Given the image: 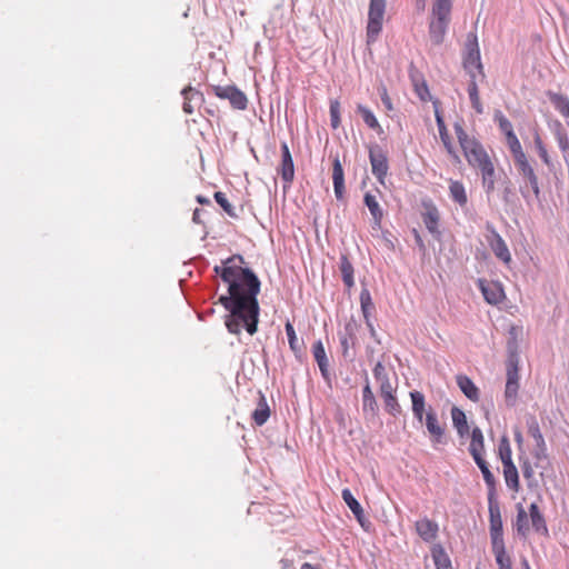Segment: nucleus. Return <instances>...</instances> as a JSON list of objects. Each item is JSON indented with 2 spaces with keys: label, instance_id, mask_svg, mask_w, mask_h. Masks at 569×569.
<instances>
[{
  "label": "nucleus",
  "instance_id": "f3484780",
  "mask_svg": "<svg viewBox=\"0 0 569 569\" xmlns=\"http://www.w3.org/2000/svg\"><path fill=\"white\" fill-rule=\"evenodd\" d=\"M469 452L473 460H480L485 453V438L479 427H475L471 431V441L469 445Z\"/></svg>",
  "mask_w": 569,
  "mask_h": 569
},
{
  "label": "nucleus",
  "instance_id": "0e129e2a",
  "mask_svg": "<svg viewBox=\"0 0 569 569\" xmlns=\"http://www.w3.org/2000/svg\"><path fill=\"white\" fill-rule=\"evenodd\" d=\"M376 380L379 382V386H380L381 383L389 382L390 378H389V376H385L383 378H377Z\"/></svg>",
  "mask_w": 569,
  "mask_h": 569
},
{
  "label": "nucleus",
  "instance_id": "ea45409f",
  "mask_svg": "<svg viewBox=\"0 0 569 569\" xmlns=\"http://www.w3.org/2000/svg\"><path fill=\"white\" fill-rule=\"evenodd\" d=\"M423 222L426 228L431 232L436 233L438 231L439 223V212L436 207H430L423 213Z\"/></svg>",
  "mask_w": 569,
  "mask_h": 569
},
{
  "label": "nucleus",
  "instance_id": "13d9d810",
  "mask_svg": "<svg viewBox=\"0 0 569 569\" xmlns=\"http://www.w3.org/2000/svg\"><path fill=\"white\" fill-rule=\"evenodd\" d=\"M380 396H386L388 393H396V387L392 385L391 381L387 383H381L379 387Z\"/></svg>",
  "mask_w": 569,
  "mask_h": 569
},
{
  "label": "nucleus",
  "instance_id": "5fc2aeb1",
  "mask_svg": "<svg viewBox=\"0 0 569 569\" xmlns=\"http://www.w3.org/2000/svg\"><path fill=\"white\" fill-rule=\"evenodd\" d=\"M533 457L538 461L546 460L548 458L547 445L545 443L542 446H536L535 451H533Z\"/></svg>",
  "mask_w": 569,
  "mask_h": 569
},
{
  "label": "nucleus",
  "instance_id": "a18cd8bd",
  "mask_svg": "<svg viewBox=\"0 0 569 569\" xmlns=\"http://www.w3.org/2000/svg\"><path fill=\"white\" fill-rule=\"evenodd\" d=\"M214 200L217 201V203L223 209V211L231 218H237L238 214L234 210V208L232 207V204L229 202L226 193L221 192V191H217L214 193Z\"/></svg>",
  "mask_w": 569,
  "mask_h": 569
},
{
  "label": "nucleus",
  "instance_id": "69168bd1",
  "mask_svg": "<svg viewBox=\"0 0 569 569\" xmlns=\"http://www.w3.org/2000/svg\"><path fill=\"white\" fill-rule=\"evenodd\" d=\"M521 565H522L523 569H531L527 559H522Z\"/></svg>",
  "mask_w": 569,
  "mask_h": 569
},
{
  "label": "nucleus",
  "instance_id": "7c9ffc66",
  "mask_svg": "<svg viewBox=\"0 0 569 569\" xmlns=\"http://www.w3.org/2000/svg\"><path fill=\"white\" fill-rule=\"evenodd\" d=\"M550 101L556 110L565 118L567 126L569 127V99L560 93H551Z\"/></svg>",
  "mask_w": 569,
  "mask_h": 569
},
{
  "label": "nucleus",
  "instance_id": "9b49d317",
  "mask_svg": "<svg viewBox=\"0 0 569 569\" xmlns=\"http://www.w3.org/2000/svg\"><path fill=\"white\" fill-rule=\"evenodd\" d=\"M519 389V375L517 361H510L507 367V382L505 396L509 405H513Z\"/></svg>",
  "mask_w": 569,
  "mask_h": 569
},
{
  "label": "nucleus",
  "instance_id": "f03ea898",
  "mask_svg": "<svg viewBox=\"0 0 569 569\" xmlns=\"http://www.w3.org/2000/svg\"><path fill=\"white\" fill-rule=\"evenodd\" d=\"M453 129L468 164L480 171L482 187L488 196L491 194L496 189L497 173L490 156L475 137L467 133L460 122H456Z\"/></svg>",
  "mask_w": 569,
  "mask_h": 569
},
{
  "label": "nucleus",
  "instance_id": "473e14b6",
  "mask_svg": "<svg viewBox=\"0 0 569 569\" xmlns=\"http://www.w3.org/2000/svg\"><path fill=\"white\" fill-rule=\"evenodd\" d=\"M529 518V513L525 510L522 506L519 505L517 508V518L515 527L517 532L522 537H527L530 531Z\"/></svg>",
  "mask_w": 569,
  "mask_h": 569
},
{
  "label": "nucleus",
  "instance_id": "72a5a7b5",
  "mask_svg": "<svg viewBox=\"0 0 569 569\" xmlns=\"http://www.w3.org/2000/svg\"><path fill=\"white\" fill-rule=\"evenodd\" d=\"M475 462L481 470L483 480L489 488V497L493 498L496 491V478L493 473L490 471L488 463L483 458H481L480 460H475Z\"/></svg>",
  "mask_w": 569,
  "mask_h": 569
},
{
  "label": "nucleus",
  "instance_id": "bb28decb",
  "mask_svg": "<svg viewBox=\"0 0 569 569\" xmlns=\"http://www.w3.org/2000/svg\"><path fill=\"white\" fill-rule=\"evenodd\" d=\"M426 427L432 438V441L440 442L445 430L439 423L437 416L432 411L428 412L426 416Z\"/></svg>",
  "mask_w": 569,
  "mask_h": 569
},
{
  "label": "nucleus",
  "instance_id": "b1692460",
  "mask_svg": "<svg viewBox=\"0 0 569 569\" xmlns=\"http://www.w3.org/2000/svg\"><path fill=\"white\" fill-rule=\"evenodd\" d=\"M529 517L531 526L535 529V531L543 535L548 533L545 517L541 513L538 505L535 502L529 506Z\"/></svg>",
  "mask_w": 569,
  "mask_h": 569
},
{
  "label": "nucleus",
  "instance_id": "2eb2a0df",
  "mask_svg": "<svg viewBox=\"0 0 569 569\" xmlns=\"http://www.w3.org/2000/svg\"><path fill=\"white\" fill-rule=\"evenodd\" d=\"M332 182L336 198L342 200L345 197V172L338 156L332 161Z\"/></svg>",
  "mask_w": 569,
  "mask_h": 569
},
{
  "label": "nucleus",
  "instance_id": "423d86ee",
  "mask_svg": "<svg viewBox=\"0 0 569 569\" xmlns=\"http://www.w3.org/2000/svg\"><path fill=\"white\" fill-rule=\"evenodd\" d=\"M212 91L218 98L229 100L233 109L246 110L248 107L247 96L234 86H213Z\"/></svg>",
  "mask_w": 569,
  "mask_h": 569
},
{
  "label": "nucleus",
  "instance_id": "4be33fe9",
  "mask_svg": "<svg viewBox=\"0 0 569 569\" xmlns=\"http://www.w3.org/2000/svg\"><path fill=\"white\" fill-rule=\"evenodd\" d=\"M449 194L461 208L468 204V194L461 181L449 179Z\"/></svg>",
  "mask_w": 569,
  "mask_h": 569
},
{
  "label": "nucleus",
  "instance_id": "a878e982",
  "mask_svg": "<svg viewBox=\"0 0 569 569\" xmlns=\"http://www.w3.org/2000/svg\"><path fill=\"white\" fill-rule=\"evenodd\" d=\"M503 478L506 481L507 487L512 490L513 492H519L520 490V481H519V473L517 470L516 465L508 463L503 465Z\"/></svg>",
  "mask_w": 569,
  "mask_h": 569
},
{
  "label": "nucleus",
  "instance_id": "c85d7f7f",
  "mask_svg": "<svg viewBox=\"0 0 569 569\" xmlns=\"http://www.w3.org/2000/svg\"><path fill=\"white\" fill-rule=\"evenodd\" d=\"M270 417V409L266 397L260 393L257 408L252 412V419L257 426H262Z\"/></svg>",
  "mask_w": 569,
  "mask_h": 569
},
{
  "label": "nucleus",
  "instance_id": "774afa93",
  "mask_svg": "<svg viewBox=\"0 0 569 569\" xmlns=\"http://www.w3.org/2000/svg\"><path fill=\"white\" fill-rule=\"evenodd\" d=\"M516 439H517L518 441H521V435H520V433L516 435Z\"/></svg>",
  "mask_w": 569,
  "mask_h": 569
},
{
  "label": "nucleus",
  "instance_id": "7ed1b4c3",
  "mask_svg": "<svg viewBox=\"0 0 569 569\" xmlns=\"http://www.w3.org/2000/svg\"><path fill=\"white\" fill-rule=\"evenodd\" d=\"M387 0H370L366 28L367 44L375 43L382 31Z\"/></svg>",
  "mask_w": 569,
  "mask_h": 569
},
{
  "label": "nucleus",
  "instance_id": "680f3d73",
  "mask_svg": "<svg viewBox=\"0 0 569 569\" xmlns=\"http://www.w3.org/2000/svg\"><path fill=\"white\" fill-rule=\"evenodd\" d=\"M197 201L201 204H210V200L203 196H198Z\"/></svg>",
  "mask_w": 569,
  "mask_h": 569
},
{
  "label": "nucleus",
  "instance_id": "3c124183",
  "mask_svg": "<svg viewBox=\"0 0 569 569\" xmlns=\"http://www.w3.org/2000/svg\"><path fill=\"white\" fill-rule=\"evenodd\" d=\"M528 433L535 440L536 446H542L546 443L545 438L540 431L538 422L533 421L529 428Z\"/></svg>",
  "mask_w": 569,
  "mask_h": 569
},
{
  "label": "nucleus",
  "instance_id": "052dcab7",
  "mask_svg": "<svg viewBox=\"0 0 569 569\" xmlns=\"http://www.w3.org/2000/svg\"><path fill=\"white\" fill-rule=\"evenodd\" d=\"M352 342L353 343V337L352 335H349V336H343L341 337L340 339V342H341V346H342V351H343V355L346 356L347 352H348V349H349V342Z\"/></svg>",
  "mask_w": 569,
  "mask_h": 569
},
{
  "label": "nucleus",
  "instance_id": "338daca9",
  "mask_svg": "<svg viewBox=\"0 0 569 569\" xmlns=\"http://www.w3.org/2000/svg\"><path fill=\"white\" fill-rule=\"evenodd\" d=\"M199 210L197 209L193 213V220H197V218H199V214H198Z\"/></svg>",
  "mask_w": 569,
  "mask_h": 569
},
{
  "label": "nucleus",
  "instance_id": "37998d69",
  "mask_svg": "<svg viewBox=\"0 0 569 569\" xmlns=\"http://www.w3.org/2000/svg\"><path fill=\"white\" fill-rule=\"evenodd\" d=\"M508 148L512 154L513 161H517L519 159H522L526 156L525 151L522 150L521 143L519 139L517 138L516 133L509 134V137L506 138Z\"/></svg>",
  "mask_w": 569,
  "mask_h": 569
},
{
  "label": "nucleus",
  "instance_id": "9d476101",
  "mask_svg": "<svg viewBox=\"0 0 569 569\" xmlns=\"http://www.w3.org/2000/svg\"><path fill=\"white\" fill-rule=\"evenodd\" d=\"M487 240L495 256L506 266H509L512 261V258L509 248L502 237L495 229H492Z\"/></svg>",
  "mask_w": 569,
  "mask_h": 569
},
{
  "label": "nucleus",
  "instance_id": "a211bd4d",
  "mask_svg": "<svg viewBox=\"0 0 569 569\" xmlns=\"http://www.w3.org/2000/svg\"><path fill=\"white\" fill-rule=\"evenodd\" d=\"M363 202L372 216L375 226L377 228H380L382 219H383V210L380 207V203H379L377 197L370 192H366L365 197H363Z\"/></svg>",
  "mask_w": 569,
  "mask_h": 569
},
{
  "label": "nucleus",
  "instance_id": "5701e85b",
  "mask_svg": "<svg viewBox=\"0 0 569 569\" xmlns=\"http://www.w3.org/2000/svg\"><path fill=\"white\" fill-rule=\"evenodd\" d=\"M448 24H449V21H447V20H439V19L431 18V21L429 24V36H430L431 41L435 44L442 43Z\"/></svg>",
  "mask_w": 569,
  "mask_h": 569
},
{
  "label": "nucleus",
  "instance_id": "f704fd0d",
  "mask_svg": "<svg viewBox=\"0 0 569 569\" xmlns=\"http://www.w3.org/2000/svg\"><path fill=\"white\" fill-rule=\"evenodd\" d=\"M357 110L361 114L363 122L370 129L375 130L378 134H381L383 132L382 127L380 126L379 121L377 120L376 116L372 113L370 109L362 104H358Z\"/></svg>",
  "mask_w": 569,
  "mask_h": 569
},
{
  "label": "nucleus",
  "instance_id": "20e7f679",
  "mask_svg": "<svg viewBox=\"0 0 569 569\" xmlns=\"http://www.w3.org/2000/svg\"><path fill=\"white\" fill-rule=\"evenodd\" d=\"M463 67L468 70L470 76L479 73L480 76L483 74L482 64L480 61V51L478 47V40L476 34L469 33L467 41H466V54L463 58Z\"/></svg>",
  "mask_w": 569,
  "mask_h": 569
},
{
  "label": "nucleus",
  "instance_id": "c03bdc74",
  "mask_svg": "<svg viewBox=\"0 0 569 569\" xmlns=\"http://www.w3.org/2000/svg\"><path fill=\"white\" fill-rule=\"evenodd\" d=\"M386 407V410L393 417L401 413V406L398 402L396 393H388L381 397Z\"/></svg>",
  "mask_w": 569,
  "mask_h": 569
},
{
  "label": "nucleus",
  "instance_id": "09e8293b",
  "mask_svg": "<svg viewBox=\"0 0 569 569\" xmlns=\"http://www.w3.org/2000/svg\"><path fill=\"white\" fill-rule=\"evenodd\" d=\"M284 329H286V333H287V337H288V341H289V346H290V349L295 352V353H298L300 352L301 348L298 343V338H297V335H296V331H295V328L293 326L291 325V322H287L286 326H284Z\"/></svg>",
  "mask_w": 569,
  "mask_h": 569
},
{
  "label": "nucleus",
  "instance_id": "4c0bfd02",
  "mask_svg": "<svg viewBox=\"0 0 569 569\" xmlns=\"http://www.w3.org/2000/svg\"><path fill=\"white\" fill-rule=\"evenodd\" d=\"M468 94L471 101L472 108L476 110L477 113L481 114L483 112V107L480 101L478 86L476 82V74H472L469 87H468Z\"/></svg>",
  "mask_w": 569,
  "mask_h": 569
},
{
  "label": "nucleus",
  "instance_id": "8fccbe9b",
  "mask_svg": "<svg viewBox=\"0 0 569 569\" xmlns=\"http://www.w3.org/2000/svg\"><path fill=\"white\" fill-rule=\"evenodd\" d=\"M330 121L332 129H338L341 123L340 102L338 100L330 101Z\"/></svg>",
  "mask_w": 569,
  "mask_h": 569
},
{
  "label": "nucleus",
  "instance_id": "c756f323",
  "mask_svg": "<svg viewBox=\"0 0 569 569\" xmlns=\"http://www.w3.org/2000/svg\"><path fill=\"white\" fill-rule=\"evenodd\" d=\"M452 0H435L432 6V18L450 21Z\"/></svg>",
  "mask_w": 569,
  "mask_h": 569
},
{
  "label": "nucleus",
  "instance_id": "6e6d98bb",
  "mask_svg": "<svg viewBox=\"0 0 569 569\" xmlns=\"http://www.w3.org/2000/svg\"><path fill=\"white\" fill-rule=\"evenodd\" d=\"M521 471H522V475L523 477L527 479V480H530L533 478V468L531 466V463L528 461V460H525L522 461L521 463Z\"/></svg>",
  "mask_w": 569,
  "mask_h": 569
},
{
  "label": "nucleus",
  "instance_id": "6e6552de",
  "mask_svg": "<svg viewBox=\"0 0 569 569\" xmlns=\"http://www.w3.org/2000/svg\"><path fill=\"white\" fill-rule=\"evenodd\" d=\"M433 107H435V117H436V122H437V127H438V131H439V136H440V140L447 151V153L456 161V162H460V158L457 153V150L453 146V142H452V139L449 134V131L447 129V126L445 123V120H443V117H442V113L439 109V102L438 101H435L433 102Z\"/></svg>",
  "mask_w": 569,
  "mask_h": 569
},
{
  "label": "nucleus",
  "instance_id": "f8f14e48",
  "mask_svg": "<svg viewBox=\"0 0 569 569\" xmlns=\"http://www.w3.org/2000/svg\"><path fill=\"white\" fill-rule=\"evenodd\" d=\"M278 173L286 183H291L295 178V164L291 152L286 142L281 143V162L278 168Z\"/></svg>",
  "mask_w": 569,
  "mask_h": 569
},
{
  "label": "nucleus",
  "instance_id": "1a4fd4ad",
  "mask_svg": "<svg viewBox=\"0 0 569 569\" xmlns=\"http://www.w3.org/2000/svg\"><path fill=\"white\" fill-rule=\"evenodd\" d=\"M478 286L485 297V300L490 305H499L506 298L501 283L497 281L479 279Z\"/></svg>",
  "mask_w": 569,
  "mask_h": 569
},
{
  "label": "nucleus",
  "instance_id": "e433bc0d",
  "mask_svg": "<svg viewBox=\"0 0 569 569\" xmlns=\"http://www.w3.org/2000/svg\"><path fill=\"white\" fill-rule=\"evenodd\" d=\"M492 552L499 569H512L511 558L506 551L505 543L492 546Z\"/></svg>",
  "mask_w": 569,
  "mask_h": 569
},
{
  "label": "nucleus",
  "instance_id": "aec40b11",
  "mask_svg": "<svg viewBox=\"0 0 569 569\" xmlns=\"http://www.w3.org/2000/svg\"><path fill=\"white\" fill-rule=\"evenodd\" d=\"M313 358L320 369L323 378H329V361L326 355V350L321 340H318L312 346Z\"/></svg>",
  "mask_w": 569,
  "mask_h": 569
},
{
  "label": "nucleus",
  "instance_id": "4468645a",
  "mask_svg": "<svg viewBox=\"0 0 569 569\" xmlns=\"http://www.w3.org/2000/svg\"><path fill=\"white\" fill-rule=\"evenodd\" d=\"M181 94L183 97L182 110L187 114H192L199 104L203 101V94L191 86L186 87Z\"/></svg>",
  "mask_w": 569,
  "mask_h": 569
},
{
  "label": "nucleus",
  "instance_id": "412c9836",
  "mask_svg": "<svg viewBox=\"0 0 569 569\" xmlns=\"http://www.w3.org/2000/svg\"><path fill=\"white\" fill-rule=\"evenodd\" d=\"M360 305H361V310H362V315L366 320V323H367L368 328L370 329L371 335L375 336L376 331H375L373 325L370 319L371 315L375 310V306H373L369 290L363 289L360 292Z\"/></svg>",
  "mask_w": 569,
  "mask_h": 569
},
{
  "label": "nucleus",
  "instance_id": "58836bf2",
  "mask_svg": "<svg viewBox=\"0 0 569 569\" xmlns=\"http://www.w3.org/2000/svg\"><path fill=\"white\" fill-rule=\"evenodd\" d=\"M410 398L412 401L413 416L421 422L425 412V396L420 391H411Z\"/></svg>",
  "mask_w": 569,
  "mask_h": 569
},
{
  "label": "nucleus",
  "instance_id": "e2e57ef3",
  "mask_svg": "<svg viewBox=\"0 0 569 569\" xmlns=\"http://www.w3.org/2000/svg\"><path fill=\"white\" fill-rule=\"evenodd\" d=\"M416 6L419 10H425L426 0H416Z\"/></svg>",
  "mask_w": 569,
  "mask_h": 569
},
{
  "label": "nucleus",
  "instance_id": "bf43d9fd",
  "mask_svg": "<svg viewBox=\"0 0 569 569\" xmlns=\"http://www.w3.org/2000/svg\"><path fill=\"white\" fill-rule=\"evenodd\" d=\"M372 371L376 379L388 376L387 370L381 362H377Z\"/></svg>",
  "mask_w": 569,
  "mask_h": 569
},
{
  "label": "nucleus",
  "instance_id": "de8ad7c7",
  "mask_svg": "<svg viewBox=\"0 0 569 569\" xmlns=\"http://www.w3.org/2000/svg\"><path fill=\"white\" fill-rule=\"evenodd\" d=\"M533 141H535V146H536L539 157L548 167H550L551 166L550 157H549L547 148L538 132L535 134Z\"/></svg>",
  "mask_w": 569,
  "mask_h": 569
},
{
  "label": "nucleus",
  "instance_id": "2f4dec72",
  "mask_svg": "<svg viewBox=\"0 0 569 569\" xmlns=\"http://www.w3.org/2000/svg\"><path fill=\"white\" fill-rule=\"evenodd\" d=\"M362 408L365 412H370L371 415H376L378 410V405L368 380L362 389Z\"/></svg>",
  "mask_w": 569,
  "mask_h": 569
},
{
  "label": "nucleus",
  "instance_id": "cd10ccee",
  "mask_svg": "<svg viewBox=\"0 0 569 569\" xmlns=\"http://www.w3.org/2000/svg\"><path fill=\"white\" fill-rule=\"evenodd\" d=\"M431 556L437 569H453L451 560L441 545L431 548Z\"/></svg>",
  "mask_w": 569,
  "mask_h": 569
},
{
  "label": "nucleus",
  "instance_id": "ddd939ff",
  "mask_svg": "<svg viewBox=\"0 0 569 569\" xmlns=\"http://www.w3.org/2000/svg\"><path fill=\"white\" fill-rule=\"evenodd\" d=\"M415 528L418 536L426 542L433 541L439 531L438 523L427 517L416 521Z\"/></svg>",
  "mask_w": 569,
  "mask_h": 569
},
{
  "label": "nucleus",
  "instance_id": "864d4df0",
  "mask_svg": "<svg viewBox=\"0 0 569 569\" xmlns=\"http://www.w3.org/2000/svg\"><path fill=\"white\" fill-rule=\"evenodd\" d=\"M557 141L559 144V148L563 153H567L569 151V139L566 133L558 132L557 133Z\"/></svg>",
  "mask_w": 569,
  "mask_h": 569
},
{
  "label": "nucleus",
  "instance_id": "39448f33",
  "mask_svg": "<svg viewBox=\"0 0 569 569\" xmlns=\"http://www.w3.org/2000/svg\"><path fill=\"white\" fill-rule=\"evenodd\" d=\"M489 529L491 546L503 545V525L498 502L489 497Z\"/></svg>",
  "mask_w": 569,
  "mask_h": 569
},
{
  "label": "nucleus",
  "instance_id": "49530a36",
  "mask_svg": "<svg viewBox=\"0 0 569 569\" xmlns=\"http://www.w3.org/2000/svg\"><path fill=\"white\" fill-rule=\"evenodd\" d=\"M413 87H415V92L417 93V96L420 98L421 101L426 102V101L431 100V94H430L428 84L423 79L415 80Z\"/></svg>",
  "mask_w": 569,
  "mask_h": 569
},
{
  "label": "nucleus",
  "instance_id": "4d7b16f0",
  "mask_svg": "<svg viewBox=\"0 0 569 569\" xmlns=\"http://www.w3.org/2000/svg\"><path fill=\"white\" fill-rule=\"evenodd\" d=\"M380 97H381V101L385 104L386 109L387 110H392L393 109L392 101H391V98L388 94V91H387L386 87L381 88Z\"/></svg>",
  "mask_w": 569,
  "mask_h": 569
},
{
  "label": "nucleus",
  "instance_id": "393cba45",
  "mask_svg": "<svg viewBox=\"0 0 569 569\" xmlns=\"http://www.w3.org/2000/svg\"><path fill=\"white\" fill-rule=\"evenodd\" d=\"M451 418L453 427L456 428L459 437L463 438L469 435V426L465 412L458 407L451 409Z\"/></svg>",
  "mask_w": 569,
  "mask_h": 569
},
{
  "label": "nucleus",
  "instance_id": "0eeeda50",
  "mask_svg": "<svg viewBox=\"0 0 569 569\" xmlns=\"http://www.w3.org/2000/svg\"><path fill=\"white\" fill-rule=\"evenodd\" d=\"M369 160L371 164V171L377 180L383 184L385 179L388 174L389 164L386 153L379 146L370 147Z\"/></svg>",
  "mask_w": 569,
  "mask_h": 569
},
{
  "label": "nucleus",
  "instance_id": "c9c22d12",
  "mask_svg": "<svg viewBox=\"0 0 569 569\" xmlns=\"http://www.w3.org/2000/svg\"><path fill=\"white\" fill-rule=\"evenodd\" d=\"M342 499L346 502V505L350 508L355 517L359 522H362L363 518V510L358 500L353 497L351 491L349 489H343L342 492Z\"/></svg>",
  "mask_w": 569,
  "mask_h": 569
},
{
  "label": "nucleus",
  "instance_id": "f257e3e1",
  "mask_svg": "<svg viewBox=\"0 0 569 569\" xmlns=\"http://www.w3.org/2000/svg\"><path fill=\"white\" fill-rule=\"evenodd\" d=\"M243 258L233 256L227 259L221 267H214L222 281L228 284V295L221 296L219 301L229 311L226 317V327L230 333L239 335L242 329L254 335L259 321L260 280L249 268L243 267Z\"/></svg>",
  "mask_w": 569,
  "mask_h": 569
},
{
  "label": "nucleus",
  "instance_id": "a19ab883",
  "mask_svg": "<svg viewBox=\"0 0 569 569\" xmlns=\"http://www.w3.org/2000/svg\"><path fill=\"white\" fill-rule=\"evenodd\" d=\"M498 456L503 465L512 463V450L509 439L503 436L498 445Z\"/></svg>",
  "mask_w": 569,
  "mask_h": 569
},
{
  "label": "nucleus",
  "instance_id": "6ab92c4d",
  "mask_svg": "<svg viewBox=\"0 0 569 569\" xmlns=\"http://www.w3.org/2000/svg\"><path fill=\"white\" fill-rule=\"evenodd\" d=\"M457 385L460 388V390L463 392V395L470 399L473 402L479 401L480 399V392L478 387L472 382V380L465 376V375H458L456 377Z\"/></svg>",
  "mask_w": 569,
  "mask_h": 569
},
{
  "label": "nucleus",
  "instance_id": "79ce46f5",
  "mask_svg": "<svg viewBox=\"0 0 569 569\" xmlns=\"http://www.w3.org/2000/svg\"><path fill=\"white\" fill-rule=\"evenodd\" d=\"M340 271H341L342 280H343L345 284L348 288H351L353 286V283H355V281H353V267H352L351 262L348 260V258L346 256L341 257V260H340Z\"/></svg>",
  "mask_w": 569,
  "mask_h": 569
},
{
  "label": "nucleus",
  "instance_id": "dca6fc26",
  "mask_svg": "<svg viewBox=\"0 0 569 569\" xmlns=\"http://www.w3.org/2000/svg\"><path fill=\"white\" fill-rule=\"evenodd\" d=\"M515 164L518 169V171L520 172V174L527 179L531 186V189L532 191L535 192L536 196H539L540 193V189H539V182H538V177L537 174L535 173V170L533 168L531 167V164L529 163V160L527 157L522 158V159H519L517 161H515Z\"/></svg>",
  "mask_w": 569,
  "mask_h": 569
},
{
  "label": "nucleus",
  "instance_id": "603ef678",
  "mask_svg": "<svg viewBox=\"0 0 569 569\" xmlns=\"http://www.w3.org/2000/svg\"><path fill=\"white\" fill-rule=\"evenodd\" d=\"M496 119L500 130L505 133L506 138L509 137V134L515 133L511 122L502 113L497 114Z\"/></svg>",
  "mask_w": 569,
  "mask_h": 569
}]
</instances>
